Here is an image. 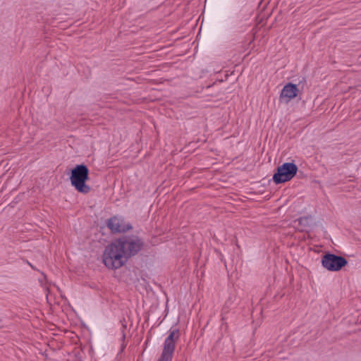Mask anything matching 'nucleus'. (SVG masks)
Instances as JSON below:
<instances>
[{"instance_id":"nucleus-5","label":"nucleus","mask_w":361,"mask_h":361,"mask_svg":"<svg viewBox=\"0 0 361 361\" xmlns=\"http://www.w3.org/2000/svg\"><path fill=\"white\" fill-rule=\"evenodd\" d=\"M347 260L343 257L333 254H326L322 259V266L329 271H337L347 264Z\"/></svg>"},{"instance_id":"nucleus-9","label":"nucleus","mask_w":361,"mask_h":361,"mask_svg":"<svg viewBox=\"0 0 361 361\" xmlns=\"http://www.w3.org/2000/svg\"><path fill=\"white\" fill-rule=\"evenodd\" d=\"M158 361H171V360H169V359L164 358V357H160L159 358Z\"/></svg>"},{"instance_id":"nucleus-3","label":"nucleus","mask_w":361,"mask_h":361,"mask_svg":"<svg viewBox=\"0 0 361 361\" xmlns=\"http://www.w3.org/2000/svg\"><path fill=\"white\" fill-rule=\"evenodd\" d=\"M298 167L293 163H284L277 168L276 172L273 176V180L279 184L291 180L297 173Z\"/></svg>"},{"instance_id":"nucleus-4","label":"nucleus","mask_w":361,"mask_h":361,"mask_svg":"<svg viewBox=\"0 0 361 361\" xmlns=\"http://www.w3.org/2000/svg\"><path fill=\"white\" fill-rule=\"evenodd\" d=\"M118 241L122 245V249L127 259L137 254L143 245L142 241L136 236L121 238Z\"/></svg>"},{"instance_id":"nucleus-7","label":"nucleus","mask_w":361,"mask_h":361,"mask_svg":"<svg viewBox=\"0 0 361 361\" xmlns=\"http://www.w3.org/2000/svg\"><path fill=\"white\" fill-rule=\"evenodd\" d=\"M299 90L296 85L291 82L286 84L282 89L279 99L284 103H288L298 94Z\"/></svg>"},{"instance_id":"nucleus-6","label":"nucleus","mask_w":361,"mask_h":361,"mask_svg":"<svg viewBox=\"0 0 361 361\" xmlns=\"http://www.w3.org/2000/svg\"><path fill=\"white\" fill-rule=\"evenodd\" d=\"M180 336L179 331L174 329L170 331L164 341L161 357L171 360L175 350V345Z\"/></svg>"},{"instance_id":"nucleus-10","label":"nucleus","mask_w":361,"mask_h":361,"mask_svg":"<svg viewBox=\"0 0 361 361\" xmlns=\"http://www.w3.org/2000/svg\"><path fill=\"white\" fill-rule=\"evenodd\" d=\"M307 220H308V219H307V218H301V219H300V222H303V221L307 222Z\"/></svg>"},{"instance_id":"nucleus-2","label":"nucleus","mask_w":361,"mask_h":361,"mask_svg":"<svg viewBox=\"0 0 361 361\" xmlns=\"http://www.w3.org/2000/svg\"><path fill=\"white\" fill-rule=\"evenodd\" d=\"M89 179V170L85 165H77L71 171L70 177L71 185L75 189L83 194L90 191V187L86 184Z\"/></svg>"},{"instance_id":"nucleus-8","label":"nucleus","mask_w":361,"mask_h":361,"mask_svg":"<svg viewBox=\"0 0 361 361\" xmlns=\"http://www.w3.org/2000/svg\"><path fill=\"white\" fill-rule=\"evenodd\" d=\"M107 226L110 230L114 233L125 232L132 228L131 226L117 216L111 218L108 221Z\"/></svg>"},{"instance_id":"nucleus-1","label":"nucleus","mask_w":361,"mask_h":361,"mask_svg":"<svg viewBox=\"0 0 361 361\" xmlns=\"http://www.w3.org/2000/svg\"><path fill=\"white\" fill-rule=\"evenodd\" d=\"M122 245L117 240L107 246L103 254V262L109 269H118L126 262Z\"/></svg>"}]
</instances>
